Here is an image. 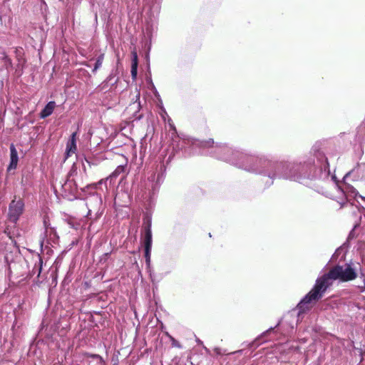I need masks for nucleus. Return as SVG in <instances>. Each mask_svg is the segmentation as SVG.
Wrapping results in <instances>:
<instances>
[{"instance_id":"f257e3e1","label":"nucleus","mask_w":365,"mask_h":365,"mask_svg":"<svg viewBox=\"0 0 365 365\" xmlns=\"http://www.w3.org/2000/svg\"><path fill=\"white\" fill-rule=\"evenodd\" d=\"M217 151L225 162L246 172L267 178L265 187H269L276 179H283L309 185L320 182L315 190L322 195L327 193V186L333 181L337 185L334 175H330L329 158L315 143L309 155L294 160H279L271 153H252L232 146H220Z\"/></svg>"},{"instance_id":"f03ea898","label":"nucleus","mask_w":365,"mask_h":365,"mask_svg":"<svg viewBox=\"0 0 365 365\" xmlns=\"http://www.w3.org/2000/svg\"><path fill=\"white\" fill-rule=\"evenodd\" d=\"M168 123L170 128L173 130L172 147L173 150L168 155L167 163L171 162L174 157L178 156L179 158L190 157L193 155L204 154L205 153V149H210L209 153L213 157L222 160L220 158L221 155L220 152L217 151V148L220 146H229L225 143H215L214 140L210 138L207 140H200L195 139L184 135H179L177 133L175 126L172 123L171 118H168Z\"/></svg>"},{"instance_id":"7ed1b4c3","label":"nucleus","mask_w":365,"mask_h":365,"mask_svg":"<svg viewBox=\"0 0 365 365\" xmlns=\"http://www.w3.org/2000/svg\"><path fill=\"white\" fill-rule=\"evenodd\" d=\"M357 277L356 268L352 262L345 266L337 264L327 273L317 279L312 289L299 301V307L306 309L307 304L316 302L322 298L327 289L332 284V280L349 282Z\"/></svg>"},{"instance_id":"20e7f679","label":"nucleus","mask_w":365,"mask_h":365,"mask_svg":"<svg viewBox=\"0 0 365 365\" xmlns=\"http://www.w3.org/2000/svg\"><path fill=\"white\" fill-rule=\"evenodd\" d=\"M309 304H307L306 309H302L299 307L298 303L295 309L288 313L281 322H279L277 323V324L275 327H272L267 329L266 331H264V332H262L259 336H258L255 339V341L250 343L248 344V346L250 348L257 347L260 344L259 341H261L264 337L267 336L269 333H271L277 327H279L282 329L283 334H290L293 333L294 329L297 328L301 315L309 309Z\"/></svg>"},{"instance_id":"39448f33","label":"nucleus","mask_w":365,"mask_h":365,"mask_svg":"<svg viewBox=\"0 0 365 365\" xmlns=\"http://www.w3.org/2000/svg\"><path fill=\"white\" fill-rule=\"evenodd\" d=\"M126 170V165H118L115 170L108 177L106 180H101L97 184L92 183V184H88L85 187H81V186L83 184V177H81V180L78 179L77 177L78 171H77V166L76 163H73L71 168V170L68 175V180L67 183H71L73 182L75 187L77 189L80 187V189L83 192H86L87 190H94L96 189L98 185H101L102 183L105 182L106 183V181L108 180H112L113 178H115L118 176H119L120 174L125 173Z\"/></svg>"},{"instance_id":"423d86ee","label":"nucleus","mask_w":365,"mask_h":365,"mask_svg":"<svg viewBox=\"0 0 365 365\" xmlns=\"http://www.w3.org/2000/svg\"><path fill=\"white\" fill-rule=\"evenodd\" d=\"M164 158H166V156H164ZM168 159V158L167 159H164L163 163H160L158 168L156 177L155 175H154L148 178V189L150 198H153L158 192L160 187L164 180L166 172V165L170 163H167Z\"/></svg>"},{"instance_id":"0eeeda50","label":"nucleus","mask_w":365,"mask_h":365,"mask_svg":"<svg viewBox=\"0 0 365 365\" xmlns=\"http://www.w3.org/2000/svg\"><path fill=\"white\" fill-rule=\"evenodd\" d=\"M144 230L145 235L143 238V246L145 251V262L148 265L150 263V256H151V250H152V244H153V236L151 231V219L150 217H147L144 220Z\"/></svg>"},{"instance_id":"6e6552de","label":"nucleus","mask_w":365,"mask_h":365,"mask_svg":"<svg viewBox=\"0 0 365 365\" xmlns=\"http://www.w3.org/2000/svg\"><path fill=\"white\" fill-rule=\"evenodd\" d=\"M24 203L23 200H12L9 206V218L11 222H16L23 213Z\"/></svg>"},{"instance_id":"1a4fd4ad","label":"nucleus","mask_w":365,"mask_h":365,"mask_svg":"<svg viewBox=\"0 0 365 365\" xmlns=\"http://www.w3.org/2000/svg\"><path fill=\"white\" fill-rule=\"evenodd\" d=\"M352 177L353 180H365V163L357 164V165L348 172L344 177V180Z\"/></svg>"},{"instance_id":"9d476101","label":"nucleus","mask_w":365,"mask_h":365,"mask_svg":"<svg viewBox=\"0 0 365 365\" xmlns=\"http://www.w3.org/2000/svg\"><path fill=\"white\" fill-rule=\"evenodd\" d=\"M18 161L19 156L17 150L15 146L11 144L10 145V163L9 165L8 170H10L16 169L17 167Z\"/></svg>"},{"instance_id":"9b49d317","label":"nucleus","mask_w":365,"mask_h":365,"mask_svg":"<svg viewBox=\"0 0 365 365\" xmlns=\"http://www.w3.org/2000/svg\"><path fill=\"white\" fill-rule=\"evenodd\" d=\"M118 69H113L110 73V75L107 77V78L103 83V88H104L106 86H114L117 84L118 81Z\"/></svg>"},{"instance_id":"f8f14e48","label":"nucleus","mask_w":365,"mask_h":365,"mask_svg":"<svg viewBox=\"0 0 365 365\" xmlns=\"http://www.w3.org/2000/svg\"><path fill=\"white\" fill-rule=\"evenodd\" d=\"M56 107V102L53 101H51L46 103V105L43 107V108L40 112V118L44 119L48 116H50Z\"/></svg>"},{"instance_id":"ddd939ff","label":"nucleus","mask_w":365,"mask_h":365,"mask_svg":"<svg viewBox=\"0 0 365 365\" xmlns=\"http://www.w3.org/2000/svg\"><path fill=\"white\" fill-rule=\"evenodd\" d=\"M77 150L76 142L68 140L65 153L66 159L74 154Z\"/></svg>"},{"instance_id":"4468645a","label":"nucleus","mask_w":365,"mask_h":365,"mask_svg":"<svg viewBox=\"0 0 365 365\" xmlns=\"http://www.w3.org/2000/svg\"><path fill=\"white\" fill-rule=\"evenodd\" d=\"M84 160L90 168L98 166L101 163V160L96 156H85Z\"/></svg>"},{"instance_id":"2eb2a0df","label":"nucleus","mask_w":365,"mask_h":365,"mask_svg":"<svg viewBox=\"0 0 365 365\" xmlns=\"http://www.w3.org/2000/svg\"><path fill=\"white\" fill-rule=\"evenodd\" d=\"M42 264H43V260L42 259L38 257V260L34 264V267L31 271L32 275L36 274V277H38L40 276V274L42 270Z\"/></svg>"},{"instance_id":"dca6fc26","label":"nucleus","mask_w":365,"mask_h":365,"mask_svg":"<svg viewBox=\"0 0 365 365\" xmlns=\"http://www.w3.org/2000/svg\"><path fill=\"white\" fill-rule=\"evenodd\" d=\"M104 59V53H101L96 58L94 67L93 68V73H96L99 69L103 63Z\"/></svg>"},{"instance_id":"f3484780","label":"nucleus","mask_w":365,"mask_h":365,"mask_svg":"<svg viewBox=\"0 0 365 365\" xmlns=\"http://www.w3.org/2000/svg\"><path fill=\"white\" fill-rule=\"evenodd\" d=\"M86 356L89 358L96 360L97 365H103V364H104L103 359L98 354H86Z\"/></svg>"},{"instance_id":"a211bd4d","label":"nucleus","mask_w":365,"mask_h":365,"mask_svg":"<svg viewBox=\"0 0 365 365\" xmlns=\"http://www.w3.org/2000/svg\"><path fill=\"white\" fill-rule=\"evenodd\" d=\"M342 192L346 194V192L350 193L351 196H356L358 194L357 190L351 185H346L344 188L341 189Z\"/></svg>"},{"instance_id":"6ab92c4d","label":"nucleus","mask_w":365,"mask_h":365,"mask_svg":"<svg viewBox=\"0 0 365 365\" xmlns=\"http://www.w3.org/2000/svg\"><path fill=\"white\" fill-rule=\"evenodd\" d=\"M2 61L4 63V67L7 70L12 68V66H13L12 61L7 55H6V54L4 55V56L2 57Z\"/></svg>"},{"instance_id":"aec40b11","label":"nucleus","mask_w":365,"mask_h":365,"mask_svg":"<svg viewBox=\"0 0 365 365\" xmlns=\"http://www.w3.org/2000/svg\"><path fill=\"white\" fill-rule=\"evenodd\" d=\"M150 277L153 284H158L163 278V276L155 273H150Z\"/></svg>"},{"instance_id":"412c9836","label":"nucleus","mask_w":365,"mask_h":365,"mask_svg":"<svg viewBox=\"0 0 365 365\" xmlns=\"http://www.w3.org/2000/svg\"><path fill=\"white\" fill-rule=\"evenodd\" d=\"M131 76L133 79L136 78L138 74V64L135 63L131 64Z\"/></svg>"},{"instance_id":"4be33fe9","label":"nucleus","mask_w":365,"mask_h":365,"mask_svg":"<svg viewBox=\"0 0 365 365\" xmlns=\"http://www.w3.org/2000/svg\"><path fill=\"white\" fill-rule=\"evenodd\" d=\"M170 341H171V343H172V346H174V347H177V348H179V349H182V346L181 344L179 343V341H178L175 338H173V336H170Z\"/></svg>"},{"instance_id":"5701e85b","label":"nucleus","mask_w":365,"mask_h":365,"mask_svg":"<svg viewBox=\"0 0 365 365\" xmlns=\"http://www.w3.org/2000/svg\"><path fill=\"white\" fill-rule=\"evenodd\" d=\"M109 255H110V253L107 252V253H104L101 257H100V259H99V262L101 263V264H104L106 262V261L108 260V257H109Z\"/></svg>"},{"instance_id":"b1692460","label":"nucleus","mask_w":365,"mask_h":365,"mask_svg":"<svg viewBox=\"0 0 365 365\" xmlns=\"http://www.w3.org/2000/svg\"><path fill=\"white\" fill-rule=\"evenodd\" d=\"M76 135H77L76 132H73V133L71 135V136H70V138H69V140H70V141H73V142H76Z\"/></svg>"},{"instance_id":"393cba45","label":"nucleus","mask_w":365,"mask_h":365,"mask_svg":"<svg viewBox=\"0 0 365 365\" xmlns=\"http://www.w3.org/2000/svg\"><path fill=\"white\" fill-rule=\"evenodd\" d=\"M134 63L138 64V55H137L136 52L133 53L132 63Z\"/></svg>"},{"instance_id":"a878e982","label":"nucleus","mask_w":365,"mask_h":365,"mask_svg":"<svg viewBox=\"0 0 365 365\" xmlns=\"http://www.w3.org/2000/svg\"><path fill=\"white\" fill-rule=\"evenodd\" d=\"M82 168H83V171L84 175L86 177L87 176V168H86V165H85V163L83 162L82 163Z\"/></svg>"},{"instance_id":"bb28decb","label":"nucleus","mask_w":365,"mask_h":365,"mask_svg":"<svg viewBox=\"0 0 365 365\" xmlns=\"http://www.w3.org/2000/svg\"><path fill=\"white\" fill-rule=\"evenodd\" d=\"M354 237V229L349 232L348 236V240H351Z\"/></svg>"},{"instance_id":"cd10ccee","label":"nucleus","mask_w":365,"mask_h":365,"mask_svg":"<svg viewBox=\"0 0 365 365\" xmlns=\"http://www.w3.org/2000/svg\"><path fill=\"white\" fill-rule=\"evenodd\" d=\"M150 83H151V85H152V87H153V88H154V90H155V95H158V91H157L156 88H155L154 84L153 83V82H152V81H151V80H150Z\"/></svg>"},{"instance_id":"c85d7f7f","label":"nucleus","mask_w":365,"mask_h":365,"mask_svg":"<svg viewBox=\"0 0 365 365\" xmlns=\"http://www.w3.org/2000/svg\"><path fill=\"white\" fill-rule=\"evenodd\" d=\"M141 118H142V115H140L138 116H135V118L138 119V120H140Z\"/></svg>"},{"instance_id":"c756f323","label":"nucleus","mask_w":365,"mask_h":365,"mask_svg":"<svg viewBox=\"0 0 365 365\" xmlns=\"http://www.w3.org/2000/svg\"><path fill=\"white\" fill-rule=\"evenodd\" d=\"M197 344H199L202 343L200 339H197Z\"/></svg>"},{"instance_id":"7c9ffc66","label":"nucleus","mask_w":365,"mask_h":365,"mask_svg":"<svg viewBox=\"0 0 365 365\" xmlns=\"http://www.w3.org/2000/svg\"><path fill=\"white\" fill-rule=\"evenodd\" d=\"M140 103H138V105H136V107H137V108H138V110H139V108H140Z\"/></svg>"},{"instance_id":"2f4dec72","label":"nucleus","mask_w":365,"mask_h":365,"mask_svg":"<svg viewBox=\"0 0 365 365\" xmlns=\"http://www.w3.org/2000/svg\"><path fill=\"white\" fill-rule=\"evenodd\" d=\"M361 197V199H363L364 200H365V197H362V196H360Z\"/></svg>"}]
</instances>
